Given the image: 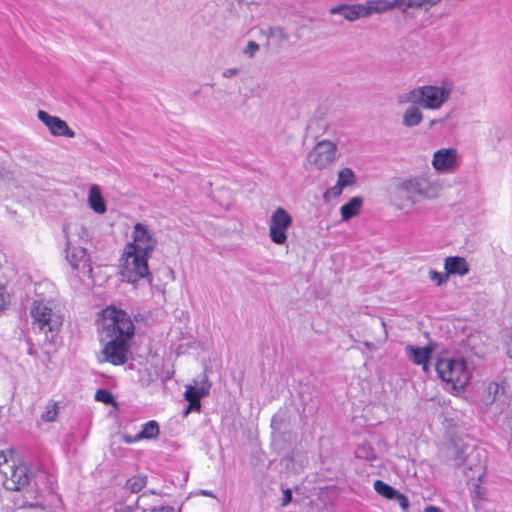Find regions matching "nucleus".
<instances>
[{
    "label": "nucleus",
    "instance_id": "4468645a",
    "mask_svg": "<svg viewBox=\"0 0 512 512\" xmlns=\"http://www.w3.org/2000/svg\"><path fill=\"white\" fill-rule=\"evenodd\" d=\"M432 167L439 173H451L458 167V151L456 148H442L434 152Z\"/></svg>",
    "mask_w": 512,
    "mask_h": 512
},
{
    "label": "nucleus",
    "instance_id": "49530a36",
    "mask_svg": "<svg viewBox=\"0 0 512 512\" xmlns=\"http://www.w3.org/2000/svg\"><path fill=\"white\" fill-rule=\"evenodd\" d=\"M425 512H442V511L436 506H428L425 509Z\"/></svg>",
    "mask_w": 512,
    "mask_h": 512
},
{
    "label": "nucleus",
    "instance_id": "9b49d317",
    "mask_svg": "<svg viewBox=\"0 0 512 512\" xmlns=\"http://www.w3.org/2000/svg\"><path fill=\"white\" fill-rule=\"evenodd\" d=\"M210 389L211 383L206 373L201 374L198 380H194V385H189L186 387L184 397L189 402V405L185 411L186 415L191 411H200V400L209 394Z\"/></svg>",
    "mask_w": 512,
    "mask_h": 512
},
{
    "label": "nucleus",
    "instance_id": "f3484780",
    "mask_svg": "<svg viewBox=\"0 0 512 512\" xmlns=\"http://www.w3.org/2000/svg\"><path fill=\"white\" fill-rule=\"evenodd\" d=\"M506 387L504 382H490L486 388V394L483 396V403L486 406H491L493 404L496 405L499 410L501 407V402L507 395Z\"/></svg>",
    "mask_w": 512,
    "mask_h": 512
},
{
    "label": "nucleus",
    "instance_id": "a211bd4d",
    "mask_svg": "<svg viewBox=\"0 0 512 512\" xmlns=\"http://www.w3.org/2000/svg\"><path fill=\"white\" fill-rule=\"evenodd\" d=\"M158 435L159 424L155 420H150L142 425L141 431L136 435L123 434L121 439L126 444H132L143 439H154Z\"/></svg>",
    "mask_w": 512,
    "mask_h": 512
},
{
    "label": "nucleus",
    "instance_id": "2eb2a0df",
    "mask_svg": "<svg viewBox=\"0 0 512 512\" xmlns=\"http://www.w3.org/2000/svg\"><path fill=\"white\" fill-rule=\"evenodd\" d=\"M37 115L39 120L47 126L53 136H63L67 138L75 137V132L59 117L51 116L43 110H39Z\"/></svg>",
    "mask_w": 512,
    "mask_h": 512
},
{
    "label": "nucleus",
    "instance_id": "79ce46f5",
    "mask_svg": "<svg viewBox=\"0 0 512 512\" xmlns=\"http://www.w3.org/2000/svg\"><path fill=\"white\" fill-rule=\"evenodd\" d=\"M506 348H507L508 356L512 358V330L510 331V333L507 336Z\"/></svg>",
    "mask_w": 512,
    "mask_h": 512
},
{
    "label": "nucleus",
    "instance_id": "1a4fd4ad",
    "mask_svg": "<svg viewBox=\"0 0 512 512\" xmlns=\"http://www.w3.org/2000/svg\"><path fill=\"white\" fill-rule=\"evenodd\" d=\"M337 145L330 140H321L307 155L308 163L318 170L328 168L335 160Z\"/></svg>",
    "mask_w": 512,
    "mask_h": 512
},
{
    "label": "nucleus",
    "instance_id": "c9c22d12",
    "mask_svg": "<svg viewBox=\"0 0 512 512\" xmlns=\"http://www.w3.org/2000/svg\"><path fill=\"white\" fill-rule=\"evenodd\" d=\"M8 466H11L9 464L8 454L4 451H0V473L4 477H7V475H9Z\"/></svg>",
    "mask_w": 512,
    "mask_h": 512
},
{
    "label": "nucleus",
    "instance_id": "de8ad7c7",
    "mask_svg": "<svg viewBox=\"0 0 512 512\" xmlns=\"http://www.w3.org/2000/svg\"><path fill=\"white\" fill-rule=\"evenodd\" d=\"M441 0H426V4L429 6H434L438 4Z\"/></svg>",
    "mask_w": 512,
    "mask_h": 512
},
{
    "label": "nucleus",
    "instance_id": "7ed1b4c3",
    "mask_svg": "<svg viewBox=\"0 0 512 512\" xmlns=\"http://www.w3.org/2000/svg\"><path fill=\"white\" fill-rule=\"evenodd\" d=\"M32 328L44 334L46 341L53 343L63 324V316L50 301L35 300L30 309Z\"/></svg>",
    "mask_w": 512,
    "mask_h": 512
},
{
    "label": "nucleus",
    "instance_id": "a18cd8bd",
    "mask_svg": "<svg viewBox=\"0 0 512 512\" xmlns=\"http://www.w3.org/2000/svg\"><path fill=\"white\" fill-rule=\"evenodd\" d=\"M151 512H173L172 508L161 507L159 509H153Z\"/></svg>",
    "mask_w": 512,
    "mask_h": 512
},
{
    "label": "nucleus",
    "instance_id": "09e8293b",
    "mask_svg": "<svg viewBox=\"0 0 512 512\" xmlns=\"http://www.w3.org/2000/svg\"><path fill=\"white\" fill-rule=\"evenodd\" d=\"M6 175L5 168L0 164V179L4 178Z\"/></svg>",
    "mask_w": 512,
    "mask_h": 512
},
{
    "label": "nucleus",
    "instance_id": "4be33fe9",
    "mask_svg": "<svg viewBox=\"0 0 512 512\" xmlns=\"http://www.w3.org/2000/svg\"><path fill=\"white\" fill-rule=\"evenodd\" d=\"M418 105L410 104L402 115V125L408 128L418 126L423 121V113Z\"/></svg>",
    "mask_w": 512,
    "mask_h": 512
},
{
    "label": "nucleus",
    "instance_id": "6e6552de",
    "mask_svg": "<svg viewBox=\"0 0 512 512\" xmlns=\"http://www.w3.org/2000/svg\"><path fill=\"white\" fill-rule=\"evenodd\" d=\"M131 237L132 242L125 247L151 257L158 245L154 231L147 224L138 222L133 226Z\"/></svg>",
    "mask_w": 512,
    "mask_h": 512
},
{
    "label": "nucleus",
    "instance_id": "7c9ffc66",
    "mask_svg": "<svg viewBox=\"0 0 512 512\" xmlns=\"http://www.w3.org/2000/svg\"><path fill=\"white\" fill-rule=\"evenodd\" d=\"M399 3L398 9L406 12L409 8H422L426 4V0H397Z\"/></svg>",
    "mask_w": 512,
    "mask_h": 512
},
{
    "label": "nucleus",
    "instance_id": "393cba45",
    "mask_svg": "<svg viewBox=\"0 0 512 512\" xmlns=\"http://www.w3.org/2000/svg\"><path fill=\"white\" fill-rule=\"evenodd\" d=\"M373 487L379 495L388 500H393L397 492L396 489L382 480L374 481Z\"/></svg>",
    "mask_w": 512,
    "mask_h": 512
},
{
    "label": "nucleus",
    "instance_id": "bb28decb",
    "mask_svg": "<svg viewBox=\"0 0 512 512\" xmlns=\"http://www.w3.org/2000/svg\"><path fill=\"white\" fill-rule=\"evenodd\" d=\"M337 182L344 188L353 186L356 182L355 173L351 168H343L338 172Z\"/></svg>",
    "mask_w": 512,
    "mask_h": 512
},
{
    "label": "nucleus",
    "instance_id": "423d86ee",
    "mask_svg": "<svg viewBox=\"0 0 512 512\" xmlns=\"http://www.w3.org/2000/svg\"><path fill=\"white\" fill-rule=\"evenodd\" d=\"M8 471L9 475L4 479V486L13 491L25 488L38 491L47 478L46 473L42 470L33 472L25 465L16 466L14 463L12 466H8Z\"/></svg>",
    "mask_w": 512,
    "mask_h": 512
},
{
    "label": "nucleus",
    "instance_id": "6ab92c4d",
    "mask_svg": "<svg viewBox=\"0 0 512 512\" xmlns=\"http://www.w3.org/2000/svg\"><path fill=\"white\" fill-rule=\"evenodd\" d=\"M405 350L407 357L413 364L422 365L423 370L425 372L428 371V362L432 352L430 347H417L408 345L406 346Z\"/></svg>",
    "mask_w": 512,
    "mask_h": 512
},
{
    "label": "nucleus",
    "instance_id": "c85d7f7f",
    "mask_svg": "<svg viewBox=\"0 0 512 512\" xmlns=\"http://www.w3.org/2000/svg\"><path fill=\"white\" fill-rule=\"evenodd\" d=\"M147 483V478L144 475L133 476L126 482V488L132 493L141 491Z\"/></svg>",
    "mask_w": 512,
    "mask_h": 512
},
{
    "label": "nucleus",
    "instance_id": "cd10ccee",
    "mask_svg": "<svg viewBox=\"0 0 512 512\" xmlns=\"http://www.w3.org/2000/svg\"><path fill=\"white\" fill-rule=\"evenodd\" d=\"M498 411L499 414H505L507 425L512 430V392L505 396Z\"/></svg>",
    "mask_w": 512,
    "mask_h": 512
},
{
    "label": "nucleus",
    "instance_id": "0eeeda50",
    "mask_svg": "<svg viewBox=\"0 0 512 512\" xmlns=\"http://www.w3.org/2000/svg\"><path fill=\"white\" fill-rule=\"evenodd\" d=\"M439 377L454 389H463L470 381V372L463 358H442L436 363Z\"/></svg>",
    "mask_w": 512,
    "mask_h": 512
},
{
    "label": "nucleus",
    "instance_id": "37998d69",
    "mask_svg": "<svg viewBox=\"0 0 512 512\" xmlns=\"http://www.w3.org/2000/svg\"><path fill=\"white\" fill-rule=\"evenodd\" d=\"M292 499V494L290 490H286L284 492L283 505H287Z\"/></svg>",
    "mask_w": 512,
    "mask_h": 512
},
{
    "label": "nucleus",
    "instance_id": "f8f14e48",
    "mask_svg": "<svg viewBox=\"0 0 512 512\" xmlns=\"http://www.w3.org/2000/svg\"><path fill=\"white\" fill-rule=\"evenodd\" d=\"M102 350L105 361L113 365H123L127 362L129 339L109 338Z\"/></svg>",
    "mask_w": 512,
    "mask_h": 512
},
{
    "label": "nucleus",
    "instance_id": "9d476101",
    "mask_svg": "<svg viewBox=\"0 0 512 512\" xmlns=\"http://www.w3.org/2000/svg\"><path fill=\"white\" fill-rule=\"evenodd\" d=\"M292 216L282 207L273 211L269 220V237L277 245L287 242V230L292 225Z\"/></svg>",
    "mask_w": 512,
    "mask_h": 512
},
{
    "label": "nucleus",
    "instance_id": "8fccbe9b",
    "mask_svg": "<svg viewBox=\"0 0 512 512\" xmlns=\"http://www.w3.org/2000/svg\"><path fill=\"white\" fill-rule=\"evenodd\" d=\"M202 494L206 496H212V492L210 491H202Z\"/></svg>",
    "mask_w": 512,
    "mask_h": 512
},
{
    "label": "nucleus",
    "instance_id": "a878e982",
    "mask_svg": "<svg viewBox=\"0 0 512 512\" xmlns=\"http://www.w3.org/2000/svg\"><path fill=\"white\" fill-rule=\"evenodd\" d=\"M266 35L270 38L276 41V43L281 46L283 43L287 42L289 40V34L279 26H273L269 27Z\"/></svg>",
    "mask_w": 512,
    "mask_h": 512
},
{
    "label": "nucleus",
    "instance_id": "ea45409f",
    "mask_svg": "<svg viewBox=\"0 0 512 512\" xmlns=\"http://www.w3.org/2000/svg\"><path fill=\"white\" fill-rule=\"evenodd\" d=\"M258 50L259 45L255 41H249L246 48L244 49V54L249 58H252Z\"/></svg>",
    "mask_w": 512,
    "mask_h": 512
},
{
    "label": "nucleus",
    "instance_id": "f257e3e1",
    "mask_svg": "<svg viewBox=\"0 0 512 512\" xmlns=\"http://www.w3.org/2000/svg\"><path fill=\"white\" fill-rule=\"evenodd\" d=\"M441 189L440 182L430 174L404 179L396 186V206L399 210H406L418 203L416 196L432 200L439 196Z\"/></svg>",
    "mask_w": 512,
    "mask_h": 512
},
{
    "label": "nucleus",
    "instance_id": "473e14b6",
    "mask_svg": "<svg viewBox=\"0 0 512 512\" xmlns=\"http://www.w3.org/2000/svg\"><path fill=\"white\" fill-rule=\"evenodd\" d=\"M480 481L481 478L479 477L472 489L473 497L479 502L486 499V489L480 484Z\"/></svg>",
    "mask_w": 512,
    "mask_h": 512
},
{
    "label": "nucleus",
    "instance_id": "2f4dec72",
    "mask_svg": "<svg viewBox=\"0 0 512 512\" xmlns=\"http://www.w3.org/2000/svg\"><path fill=\"white\" fill-rule=\"evenodd\" d=\"M95 399L104 404L114 403V397L112 393L106 389H98L95 394Z\"/></svg>",
    "mask_w": 512,
    "mask_h": 512
},
{
    "label": "nucleus",
    "instance_id": "e433bc0d",
    "mask_svg": "<svg viewBox=\"0 0 512 512\" xmlns=\"http://www.w3.org/2000/svg\"><path fill=\"white\" fill-rule=\"evenodd\" d=\"M429 277L437 286H440L447 281L449 275H447V272L445 274H441L437 271L431 270L429 272Z\"/></svg>",
    "mask_w": 512,
    "mask_h": 512
},
{
    "label": "nucleus",
    "instance_id": "ddd939ff",
    "mask_svg": "<svg viewBox=\"0 0 512 512\" xmlns=\"http://www.w3.org/2000/svg\"><path fill=\"white\" fill-rule=\"evenodd\" d=\"M66 259L72 270L90 277L92 268L90 257L86 249L80 246H73L69 240L66 245Z\"/></svg>",
    "mask_w": 512,
    "mask_h": 512
},
{
    "label": "nucleus",
    "instance_id": "c756f323",
    "mask_svg": "<svg viewBox=\"0 0 512 512\" xmlns=\"http://www.w3.org/2000/svg\"><path fill=\"white\" fill-rule=\"evenodd\" d=\"M58 412H59L58 404L56 402L51 401L46 405L45 411L41 415V419L44 422H53V421H55V419L58 415Z\"/></svg>",
    "mask_w": 512,
    "mask_h": 512
},
{
    "label": "nucleus",
    "instance_id": "a19ab883",
    "mask_svg": "<svg viewBox=\"0 0 512 512\" xmlns=\"http://www.w3.org/2000/svg\"><path fill=\"white\" fill-rule=\"evenodd\" d=\"M239 73V70L237 68H228L223 71V77L225 78H232L236 76Z\"/></svg>",
    "mask_w": 512,
    "mask_h": 512
},
{
    "label": "nucleus",
    "instance_id": "5701e85b",
    "mask_svg": "<svg viewBox=\"0 0 512 512\" xmlns=\"http://www.w3.org/2000/svg\"><path fill=\"white\" fill-rule=\"evenodd\" d=\"M363 204V199L359 196L352 197L348 203L340 208L342 220L348 221L358 215Z\"/></svg>",
    "mask_w": 512,
    "mask_h": 512
},
{
    "label": "nucleus",
    "instance_id": "4c0bfd02",
    "mask_svg": "<svg viewBox=\"0 0 512 512\" xmlns=\"http://www.w3.org/2000/svg\"><path fill=\"white\" fill-rule=\"evenodd\" d=\"M393 500L397 501L402 510H407L409 508V499L403 493L397 491Z\"/></svg>",
    "mask_w": 512,
    "mask_h": 512
},
{
    "label": "nucleus",
    "instance_id": "b1692460",
    "mask_svg": "<svg viewBox=\"0 0 512 512\" xmlns=\"http://www.w3.org/2000/svg\"><path fill=\"white\" fill-rule=\"evenodd\" d=\"M88 201L90 207L98 214L106 212L105 201L102 197L101 191L97 185H92L89 189Z\"/></svg>",
    "mask_w": 512,
    "mask_h": 512
},
{
    "label": "nucleus",
    "instance_id": "f03ea898",
    "mask_svg": "<svg viewBox=\"0 0 512 512\" xmlns=\"http://www.w3.org/2000/svg\"><path fill=\"white\" fill-rule=\"evenodd\" d=\"M453 92V84L443 80L440 85H422L397 96V103L414 104L426 110H439Z\"/></svg>",
    "mask_w": 512,
    "mask_h": 512
},
{
    "label": "nucleus",
    "instance_id": "f704fd0d",
    "mask_svg": "<svg viewBox=\"0 0 512 512\" xmlns=\"http://www.w3.org/2000/svg\"><path fill=\"white\" fill-rule=\"evenodd\" d=\"M356 456L364 459H374V451L369 445H363L356 450Z\"/></svg>",
    "mask_w": 512,
    "mask_h": 512
},
{
    "label": "nucleus",
    "instance_id": "412c9836",
    "mask_svg": "<svg viewBox=\"0 0 512 512\" xmlns=\"http://www.w3.org/2000/svg\"><path fill=\"white\" fill-rule=\"evenodd\" d=\"M367 18L373 14H382L393 9H398L397 0H367L364 2Z\"/></svg>",
    "mask_w": 512,
    "mask_h": 512
},
{
    "label": "nucleus",
    "instance_id": "20e7f679",
    "mask_svg": "<svg viewBox=\"0 0 512 512\" xmlns=\"http://www.w3.org/2000/svg\"><path fill=\"white\" fill-rule=\"evenodd\" d=\"M102 328L107 338L129 339L134 336L135 326L130 315L110 306L102 311Z\"/></svg>",
    "mask_w": 512,
    "mask_h": 512
},
{
    "label": "nucleus",
    "instance_id": "72a5a7b5",
    "mask_svg": "<svg viewBox=\"0 0 512 512\" xmlns=\"http://www.w3.org/2000/svg\"><path fill=\"white\" fill-rule=\"evenodd\" d=\"M344 187L340 185L338 182L336 184L329 188L323 195L324 199L326 201H329L330 198H337L342 194Z\"/></svg>",
    "mask_w": 512,
    "mask_h": 512
},
{
    "label": "nucleus",
    "instance_id": "c03bdc74",
    "mask_svg": "<svg viewBox=\"0 0 512 512\" xmlns=\"http://www.w3.org/2000/svg\"><path fill=\"white\" fill-rule=\"evenodd\" d=\"M446 119H433L430 121L429 127L432 128L433 126L437 124H444Z\"/></svg>",
    "mask_w": 512,
    "mask_h": 512
},
{
    "label": "nucleus",
    "instance_id": "39448f33",
    "mask_svg": "<svg viewBox=\"0 0 512 512\" xmlns=\"http://www.w3.org/2000/svg\"><path fill=\"white\" fill-rule=\"evenodd\" d=\"M149 258V256L139 252H133L125 247L120 264L122 281L136 284L139 280L146 279L151 284L152 275L148 266Z\"/></svg>",
    "mask_w": 512,
    "mask_h": 512
},
{
    "label": "nucleus",
    "instance_id": "58836bf2",
    "mask_svg": "<svg viewBox=\"0 0 512 512\" xmlns=\"http://www.w3.org/2000/svg\"><path fill=\"white\" fill-rule=\"evenodd\" d=\"M10 301V295L4 286H0V311H3Z\"/></svg>",
    "mask_w": 512,
    "mask_h": 512
},
{
    "label": "nucleus",
    "instance_id": "aec40b11",
    "mask_svg": "<svg viewBox=\"0 0 512 512\" xmlns=\"http://www.w3.org/2000/svg\"><path fill=\"white\" fill-rule=\"evenodd\" d=\"M444 269L447 275L464 276L469 273V264L460 256H449L444 261Z\"/></svg>",
    "mask_w": 512,
    "mask_h": 512
},
{
    "label": "nucleus",
    "instance_id": "dca6fc26",
    "mask_svg": "<svg viewBox=\"0 0 512 512\" xmlns=\"http://www.w3.org/2000/svg\"><path fill=\"white\" fill-rule=\"evenodd\" d=\"M330 14H339L346 20L353 22L360 18H367L364 3L341 4L330 9Z\"/></svg>",
    "mask_w": 512,
    "mask_h": 512
}]
</instances>
